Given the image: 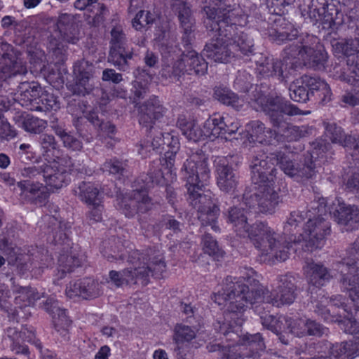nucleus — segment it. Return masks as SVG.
Returning a JSON list of instances; mask_svg holds the SVG:
<instances>
[{"mask_svg":"<svg viewBox=\"0 0 359 359\" xmlns=\"http://www.w3.org/2000/svg\"><path fill=\"white\" fill-rule=\"evenodd\" d=\"M293 154L289 151H280L277 154H271L270 156L265 153L261 152L256 155L251 163L252 180L259 187H255L243 194V199L246 201H259L262 200H273L275 197L270 198L271 186L274 180L276 170L271 169V166L276 165L288 177L293 178L297 182H302L313 177L315 173V166L311 165H299L293 162Z\"/></svg>","mask_w":359,"mask_h":359,"instance_id":"39448f33","label":"nucleus"},{"mask_svg":"<svg viewBox=\"0 0 359 359\" xmlns=\"http://www.w3.org/2000/svg\"><path fill=\"white\" fill-rule=\"evenodd\" d=\"M41 92V87L36 82H22L18 86L15 94L16 100L19 104L34 111L36 109L37 101Z\"/></svg>","mask_w":359,"mask_h":359,"instance_id":"f704fd0d","label":"nucleus"},{"mask_svg":"<svg viewBox=\"0 0 359 359\" xmlns=\"http://www.w3.org/2000/svg\"><path fill=\"white\" fill-rule=\"evenodd\" d=\"M309 17L313 24H320L323 28H332L334 20L332 13L330 12L328 4L325 0L313 1L308 11Z\"/></svg>","mask_w":359,"mask_h":359,"instance_id":"e433bc0d","label":"nucleus"},{"mask_svg":"<svg viewBox=\"0 0 359 359\" xmlns=\"http://www.w3.org/2000/svg\"><path fill=\"white\" fill-rule=\"evenodd\" d=\"M74 194L83 202H95L102 199V193L91 182H81L74 189Z\"/></svg>","mask_w":359,"mask_h":359,"instance_id":"37998d69","label":"nucleus"},{"mask_svg":"<svg viewBox=\"0 0 359 359\" xmlns=\"http://www.w3.org/2000/svg\"><path fill=\"white\" fill-rule=\"evenodd\" d=\"M139 122L145 127H150V133L154 134L152 141H141L137 146V152L142 157H147L151 150L161 148L164 149V145L168 148L165 153V157L161 161V168L155 171H151L149 177L151 183L168 186L176 179L174 164L175 157L180 149L178 137L172 133H163L151 127L155 120L162 117L165 112V108L163 106L159 99L155 96H151L142 104L138 106Z\"/></svg>","mask_w":359,"mask_h":359,"instance_id":"20e7f679","label":"nucleus"},{"mask_svg":"<svg viewBox=\"0 0 359 359\" xmlns=\"http://www.w3.org/2000/svg\"><path fill=\"white\" fill-rule=\"evenodd\" d=\"M340 284L342 291L348 294L353 304V312H359V268L355 261L346 260L341 269Z\"/></svg>","mask_w":359,"mask_h":359,"instance_id":"412c9836","label":"nucleus"},{"mask_svg":"<svg viewBox=\"0 0 359 359\" xmlns=\"http://www.w3.org/2000/svg\"><path fill=\"white\" fill-rule=\"evenodd\" d=\"M257 273L251 267L245 269L243 276L236 278L227 276L222 286L212 296L218 305L229 302L222 317L213 323L217 337L222 343H210L209 352H217L222 359H267L268 353L262 335L257 332L241 336V327L245 320L244 313L249 304H254L260 297V292L254 290L259 280Z\"/></svg>","mask_w":359,"mask_h":359,"instance_id":"f257e3e1","label":"nucleus"},{"mask_svg":"<svg viewBox=\"0 0 359 359\" xmlns=\"http://www.w3.org/2000/svg\"><path fill=\"white\" fill-rule=\"evenodd\" d=\"M102 79L104 81L119 83L123 80V76L121 74L116 72L113 69H106L102 72Z\"/></svg>","mask_w":359,"mask_h":359,"instance_id":"69168bd1","label":"nucleus"},{"mask_svg":"<svg viewBox=\"0 0 359 359\" xmlns=\"http://www.w3.org/2000/svg\"><path fill=\"white\" fill-rule=\"evenodd\" d=\"M167 265L164 257L163 255H156L151 259L148 257L145 266L135 268V271H137V275H139V272L147 275V286L150 282V276L155 279H161L164 277Z\"/></svg>","mask_w":359,"mask_h":359,"instance_id":"4c0bfd02","label":"nucleus"},{"mask_svg":"<svg viewBox=\"0 0 359 359\" xmlns=\"http://www.w3.org/2000/svg\"><path fill=\"white\" fill-rule=\"evenodd\" d=\"M212 116V118L220 119V121H218V124H215V127L221 128H218L219 131L217 132L219 134L215 135V140L219 138L228 140L229 136L236 133L241 126L239 121L232 117L224 116L218 114H215Z\"/></svg>","mask_w":359,"mask_h":359,"instance_id":"a19ab883","label":"nucleus"},{"mask_svg":"<svg viewBox=\"0 0 359 359\" xmlns=\"http://www.w3.org/2000/svg\"><path fill=\"white\" fill-rule=\"evenodd\" d=\"M39 142L43 156L47 162L60 158V151L57 149V144L53 135L42 134L39 136Z\"/></svg>","mask_w":359,"mask_h":359,"instance_id":"de8ad7c7","label":"nucleus"},{"mask_svg":"<svg viewBox=\"0 0 359 359\" xmlns=\"http://www.w3.org/2000/svg\"><path fill=\"white\" fill-rule=\"evenodd\" d=\"M15 119L19 127L33 133H40L47 126L46 121L25 112L16 115Z\"/></svg>","mask_w":359,"mask_h":359,"instance_id":"ea45409f","label":"nucleus"},{"mask_svg":"<svg viewBox=\"0 0 359 359\" xmlns=\"http://www.w3.org/2000/svg\"><path fill=\"white\" fill-rule=\"evenodd\" d=\"M150 203H124V212L126 217H133L137 215L138 220L142 229L146 227L145 222H143L141 214L147 213L149 210L147 205Z\"/></svg>","mask_w":359,"mask_h":359,"instance_id":"13d9d810","label":"nucleus"},{"mask_svg":"<svg viewBox=\"0 0 359 359\" xmlns=\"http://www.w3.org/2000/svg\"><path fill=\"white\" fill-rule=\"evenodd\" d=\"M19 295L15 297V301L16 304H19V307L29 306L34 304L38 299L39 295L35 293L31 288H23L22 292H19Z\"/></svg>","mask_w":359,"mask_h":359,"instance_id":"052dcab7","label":"nucleus"},{"mask_svg":"<svg viewBox=\"0 0 359 359\" xmlns=\"http://www.w3.org/2000/svg\"><path fill=\"white\" fill-rule=\"evenodd\" d=\"M163 65L161 75L165 79H178L182 74H204L208 69L205 60L195 50L182 54L173 39L163 42L161 47Z\"/></svg>","mask_w":359,"mask_h":359,"instance_id":"6e6552de","label":"nucleus"},{"mask_svg":"<svg viewBox=\"0 0 359 359\" xmlns=\"http://www.w3.org/2000/svg\"><path fill=\"white\" fill-rule=\"evenodd\" d=\"M163 222L164 224L161 222L157 224V228L161 229L165 226V229H170L173 231L174 233L180 231V223L176 220L173 216L166 215L165 218H163Z\"/></svg>","mask_w":359,"mask_h":359,"instance_id":"0e129e2a","label":"nucleus"},{"mask_svg":"<svg viewBox=\"0 0 359 359\" xmlns=\"http://www.w3.org/2000/svg\"><path fill=\"white\" fill-rule=\"evenodd\" d=\"M325 135L332 143L342 145L346 152L352 157L353 162H359V137L357 135H344L341 127L335 123L324 122Z\"/></svg>","mask_w":359,"mask_h":359,"instance_id":"393cba45","label":"nucleus"},{"mask_svg":"<svg viewBox=\"0 0 359 359\" xmlns=\"http://www.w3.org/2000/svg\"><path fill=\"white\" fill-rule=\"evenodd\" d=\"M347 188L350 191L356 190L357 193L359 192V173H354L347 182Z\"/></svg>","mask_w":359,"mask_h":359,"instance_id":"338daca9","label":"nucleus"},{"mask_svg":"<svg viewBox=\"0 0 359 359\" xmlns=\"http://www.w3.org/2000/svg\"><path fill=\"white\" fill-rule=\"evenodd\" d=\"M214 96L221 103L232 107L238 110L244 106L246 101L238 97L227 88L218 87L215 89Z\"/></svg>","mask_w":359,"mask_h":359,"instance_id":"c03bdc74","label":"nucleus"},{"mask_svg":"<svg viewBox=\"0 0 359 359\" xmlns=\"http://www.w3.org/2000/svg\"><path fill=\"white\" fill-rule=\"evenodd\" d=\"M72 171L73 163L70 158H58L42 165L26 167L20 170L22 177H35L41 173L46 186L23 180L18 182V187L24 193H29L35 200L44 201L49 196V190L61 189L69 182V175Z\"/></svg>","mask_w":359,"mask_h":359,"instance_id":"0eeeda50","label":"nucleus"},{"mask_svg":"<svg viewBox=\"0 0 359 359\" xmlns=\"http://www.w3.org/2000/svg\"><path fill=\"white\" fill-rule=\"evenodd\" d=\"M283 124V127L285 128L283 135L288 141H297L312 133L313 128L308 126H285V123Z\"/></svg>","mask_w":359,"mask_h":359,"instance_id":"6e6d98bb","label":"nucleus"},{"mask_svg":"<svg viewBox=\"0 0 359 359\" xmlns=\"http://www.w3.org/2000/svg\"><path fill=\"white\" fill-rule=\"evenodd\" d=\"M153 15L147 11H139L132 20L133 27L137 31H142L154 22Z\"/></svg>","mask_w":359,"mask_h":359,"instance_id":"bf43d9fd","label":"nucleus"},{"mask_svg":"<svg viewBox=\"0 0 359 359\" xmlns=\"http://www.w3.org/2000/svg\"><path fill=\"white\" fill-rule=\"evenodd\" d=\"M180 311L182 317V321L186 324H195L203 325V318L198 313V309L191 303L187 304L181 302Z\"/></svg>","mask_w":359,"mask_h":359,"instance_id":"864d4df0","label":"nucleus"},{"mask_svg":"<svg viewBox=\"0 0 359 359\" xmlns=\"http://www.w3.org/2000/svg\"><path fill=\"white\" fill-rule=\"evenodd\" d=\"M269 13L274 15L273 24L268 30L271 39L277 43L287 40L292 41L297 36L298 31L282 16L284 8L291 5L295 0H265Z\"/></svg>","mask_w":359,"mask_h":359,"instance_id":"4468645a","label":"nucleus"},{"mask_svg":"<svg viewBox=\"0 0 359 359\" xmlns=\"http://www.w3.org/2000/svg\"><path fill=\"white\" fill-rule=\"evenodd\" d=\"M8 265L15 266L16 273L22 276L29 271L35 269L43 271L54 265V257L44 247H36L29 250L28 254L18 253L15 259L8 261Z\"/></svg>","mask_w":359,"mask_h":359,"instance_id":"dca6fc26","label":"nucleus"},{"mask_svg":"<svg viewBox=\"0 0 359 359\" xmlns=\"http://www.w3.org/2000/svg\"><path fill=\"white\" fill-rule=\"evenodd\" d=\"M136 80L133 83V93L134 94L133 103L138 108V101L145 96L147 93V84L151 81V76L144 70L136 69L134 72Z\"/></svg>","mask_w":359,"mask_h":359,"instance_id":"79ce46f5","label":"nucleus"},{"mask_svg":"<svg viewBox=\"0 0 359 359\" xmlns=\"http://www.w3.org/2000/svg\"><path fill=\"white\" fill-rule=\"evenodd\" d=\"M35 111H57L60 109V102L57 98L52 93L43 91L39 95Z\"/></svg>","mask_w":359,"mask_h":359,"instance_id":"603ef678","label":"nucleus"},{"mask_svg":"<svg viewBox=\"0 0 359 359\" xmlns=\"http://www.w3.org/2000/svg\"><path fill=\"white\" fill-rule=\"evenodd\" d=\"M327 214L318 215L313 219L309 217L306 224L304 243L302 249L305 252H313L322 248L326 237L331 233V224L327 220Z\"/></svg>","mask_w":359,"mask_h":359,"instance_id":"a211bd4d","label":"nucleus"},{"mask_svg":"<svg viewBox=\"0 0 359 359\" xmlns=\"http://www.w3.org/2000/svg\"><path fill=\"white\" fill-rule=\"evenodd\" d=\"M256 111H263L269 114L277 126L282 123L284 114H300V110L291 104L285 102L281 97H268L260 95L257 98L248 102Z\"/></svg>","mask_w":359,"mask_h":359,"instance_id":"6ab92c4d","label":"nucleus"},{"mask_svg":"<svg viewBox=\"0 0 359 359\" xmlns=\"http://www.w3.org/2000/svg\"><path fill=\"white\" fill-rule=\"evenodd\" d=\"M245 208L234 206L229 211L228 219L233 226L236 235L248 237L254 246L261 252L262 256H269V261L284 262L289 257V250H297L304 243L306 219L311 217V211H292L283 226L285 245L277 241L275 232L266 222H256L249 225L248 220L251 214L273 215L278 203H239Z\"/></svg>","mask_w":359,"mask_h":359,"instance_id":"f03ea898","label":"nucleus"},{"mask_svg":"<svg viewBox=\"0 0 359 359\" xmlns=\"http://www.w3.org/2000/svg\"><path fill=\"white\" fill-rule=\"evenodd\" d=\"M220 119L212 118L210 116L203 124V127H199L194 121H186L184 119H179L177 124L180 128L183 135L189 140L198 142L200 140H209L210 141L215 140V135H218L219 129L215 127V124ZM219 128H220L219 127Z\"/></svg>","mask_w":359,"mask_h":359,"instance_id":"aec40b11","label":"nucleus"},{"mask_svg":"<svg viewBox=\"0 0 359 359\" xmlns=\"http://www.w3.org/2000/svg\"><path fill=\"white\" fill-rule=\"evenodd\" d=\"M74 73L76 76L74 85L71 90L74 94L85 95L90 93L94 87L93 79V66L87 61H80L74 66Z\"/></svg>","mask_w":359,"mask_h":359,"instance_id":"7c9ffc66","label":"nucleus"},{"mask_svg":"<svg viewBox=\"0 0 359 359\" xmlns=\"http://www.w3.org/2000/svg\"><path fill=\"white\" fill-rule=\"evenodd\" d=\"M65 293L70 299L81 297L84 299H93L100 294L97 282L90 277L69 282Z\"/></svg>","mask_w":359,"mask_h":359,"instance_id":"473e14b6","label":"nucleus"},{"mask_svg":"<svg viewBox=\"0 0 359 359\" xmlns=\"http://www.w3.org/2000/svg\"><path fill=\"white\" fill-rule=\"evenodd\" d=\"M114 255L103 253V256L110 262L127 259V262L134 266L133 269L145 266L149 257L147 250L144 252L135 249V245L128 241H125L121 245V249L114 250Z\"/></svg>","mask_w":359,"mask_h":359,"instance_id":"c756f323","label":"nucleus"},{"mask_svg":"<svg viewBox=\"0 0 359 359\" xmlns=\"http://www.w3.org/2000/svg\"><path fill=\"white\" fill-rule=\"evenodd\" d=\"M290 98L298 102H306L311 97L322 103L331 100L332 92L328 84L318 77L304 75L294 80L289 88Z\"/></svg>","mask_w":359,"mask_h":359,"instance_id":"ddd939ff","label":"nucleus"},{"mask_svg":"<svg viewBox=\"0 0 359 359\" xmlns=\"http://www.w3.org/2000/svg\"><path fill=\"white\" fill-rule=\"evenodd\" d=\"M219 212V207L217 203H212V206L209 207L205 212H203L201 210L199 211L198 219L203 226H210L212 231L219 232L220 228L217 225Z\"/></svg>","mask_w":359,"mask_h":359,"instance_id":"8fccbe9b","label":"nucleus"},{"mask_svg":"<svg viewBox=\"0 0 359 359\" xmlns=\"http://www.w3.org/2000/svg\"><path fill=\"white\" fill-rule=\"evenodd\" d=\"M267 304L263 300H258L250 305L254 313L259 316L262 325L276 334H278L280 332L285 330L287 317L278 313L273 315L271 313L273 307H269Z\"/></svg>","mask_w":359,"mask_h":359,"instance_id":"c85d7f7f","label":"nucleus"},{"mask_svg":"<svg viewBox=\"0 0 359 359\" xmlns=\"http://www.w3.org/2000/svg\"><path fill=\"white\" fill-rule=\"evenodd\" d=\"M203 325L195 324L177 323L173 329L172 340L175 345V353L178 359H185L189 345L196 337Z\"/></svg>","mask_w":359,"mask_h":359,"instance_id":"a878e982","label":"nucleus"},{"mask_svg":"<svg viewBox=\"0 0 359 359\" xmlns=\"http://www.w3.org/2000/svg\"><path fill=\"white\" fill-rule=\"evenodd\" d=\"M214 162L217 187L224 193L233 194L238 185V176L230 166L229 158L217 156Z\"/></svg>","mask_w":359,"mask_h":359,"instance_id":"cd10ccee","label":"nucleus"},{"mask_svg":"<svg viewBox=\"0 0 359 359\" xmlns=\"http://www.w3.org/2000/svg\"><path fill=\"white\" fill-rule=\"evenodd\" d=\"M327 205L328 203H318V206L316 207L318 212L320 210H326L328 208L330 214L334 220L339 224L343 226L346 231H352L359 229V205L348 204L346 205V203H337V205L332 212H331L330 207ZM351 253L355 255H353V257L344 258L341 262H339L338 270H339L341 274L344 262L346 260L355 261L356 266L359 268V259L356 257V255L359 256V235L353 243Z\"/></svg>","mask_w":359,"mask_h":359,"instance_id":"f8f14e48","label":"nucleus"},{"mask_svg":"<svg viewBox=\"0 0 359 359\" xmlns=\"http://www.w3.org/2000/svg\"><path fill=\"white\" fill-rule=\"evenodd\" d=\"M284 62L273 57L259 54L256 56V74L260 79H276L283 81L284 72L287 63L292 67L303 65L310 67H318L326 60V54L318 43V39L307 35L306 38L298 39L294 44L285 49Z\"/></svg>","mask_w":359,"mask_h":359,"instance_id":"423d86ee","label":"nucleus"},{"mask_svg":"<svg viewBox=\"0 0 359 359\" xmlns=\"http://www.w3.org/2000/svg\"><path fill=\"white\" fill-rule=\"evenodd\" d=\"M41 207L42 208L43 210H46L48 211L51 214V215L46 214L44 216H43L42 219H41V223H40V225H39L41 231L42 232H43L44 234L47 236V240H49V239L51 238H50V236H52V233H53L51 232V229H48V226L50 225H51V224L49 223V222L48 221V219H45L46 217H55L58 222L63 223V224L64 223H70L71 224V226H72V222H65V221H62V220H60L57 217L56 214L59 211V207L57 205V203H43V205H41Z\"/></svg>","mask_w":359,"mask_h":359,"instance_id":"09e8293b","label":"nucleus"},{"mask_svg":"<svg viewBox=\"0 0 359 359\" xmlns=\"http://www.w3.org/2000/svg\"><path fill=\"white\" fill-rule=\"evenodd\" d=\"M138 273L139 275H137L135 269L133 268H126L120 271L111 270L109 272V280L107 282L111 283L117 288L121 287L124 285L140 284L142 286H146L147 275L140 272Z\"/></svg>","mask_w":359,"mask_h":359,"instance_id":"72a5a7b5","label":"nucleus"},{"mask_svg":"<svg viewBox=\"0 0 359 359\" xmlns=\"http://www.w3.org/2000/svg\"><path fill=\"white\" fill-rule=\"evenodd\" d=\"M111 49L109 61L119 70L126 71L128 60L133 57V52L126 50L127 39L121 27H116L111 32Z\"/></svg>","mask_w":359,"mask_h":359,"instance_id":"b1692460","label":"nucleus"},{"mask_svg":"<svg viewBox=\"0 0 359 359\" xmlns=\"http://www.w3.org/2000/svg\"><path fill=\"white\" fill-rule=\"evenodd\" d=\"M53 131L62 141L65 147L73 151H79L82 149V142L72 134L67 133L63 128L58 126L53 127Z\"/></svg>","mask_w":359,"mask_h":359,"instance_id":"4d7b16f0","label":"nucleus"},{"mask_svg":"<svg viewBox=\"0 0 359 359\" xmlns=\"http://www.w3.org/2000/svg\"><path fill=\"white\" fill-rule=\"evenodd\" d=\"M245 137L250 142L264 143L266 142L267 135L271 137V131L265 130L264 124L259 121H252L245 126Z\"/></svg>","mask_w":359,"mask_h":359,"instance_id":"49530a36","label":"nucleus"},{"mask_svg":"<svg viewBox=\"0 0 359 359\" xmlns=\"http://www.w3.org/2000/svg\"><path fill=\"white\" fill-rule=\"evenodd\" d=\"M335 48L348 56V65L351 61L354 62V57L357 59L355 65L349 67V74H343L341 79L343 81L353 86V88L346 93L341 97L343 103L349 106L359 105V29L355 30V36L353 39L346 41L337 42Z\"/></svg>","mask_w":359,"mask_h":359,"instance_id":"9b49d317","label":"nucleus"},{"mask_svg":"<svg viewBox=\"0 0 359 359\" xmlns=\"http://www.w3.org/2000/svg\"><path fill=\"white\" fill-rule=\"evenodd\" d=\"M126 166V163L117 159H112L106 161L102 167L103 172H109L112 175L122 174Z\"/></svg>","mask_w":359,"mask_h":359,"instance_id":"680f3d73","label":"nucleus"},{"mask_svg":"<svg viewBox=\"0 0 359 359\" xmlns=\"http://www.w3.org/2000/svg\"><path fill=\"white\" fill-rule=\"evenodd\" d=\"M285 328L299 338L309 336L321 337L327 330V328L316 320L301 317H287Z\"/></svg>","mask_w":359,"mask_h":359,"instance_id":"bb28decb","label":"nucleus"},{"mask_svg":"<svg viewBox=\"0 0 359 359\" xmlns=\"http://www.w3.org/2000/svg\"><path fill=\"white\" fill-rule=\"evenodd\" d=\"M82 114L93 125L98 127L100 133H102L100 134L99 136L106 135L109 138H112V135L114 134L116 129L114 125L109 122H100L97 114L95 111H82Z\"/></svg>","mask_w":359,"mask_h":359,"instance_id":"3c124183","label":"nucleus"},{"mask_svg":"<svg viewBox=\"0 0 359 359\" xmlns=\"http://www.w3.org/2000/svg\"><path fill=\"white\" fill-rule=\"evenodd\" d=\"M89 205V212L88 217L91 222H101L102 219V212L104 210L103 203H88Z\"/></svg>","mask_w":359,"mask_h":359,"instance_id":"e2e57ef3","label":"nucleus"},{"mask_svg":"<svg viewBox=\"0 0 359 359\" xmlns=\"http://www.w3.org/2000/svg\"><path fill=\"white\" fill-rule=\"evenodd\" d=\"M111 355V348L108 345L102 346L96 353L94 359H109Z\"/></svg>","mask_w":359,"mask_h":359,"instance_id":"774afa93","label":"nucleus"},{"mask_svg":"<svg viewBox=\"0 0 359 359\" xmlns=\"http://www.w3.org/2000/svg\"><path fill=\"white\" fill-rule=\"evenodd\" d=\"M5 46L7 47V52L0 54V82L13 76L27 73V67L20 56L12 48L9 50L8 44H5Z\"/></svg>","mask_w":359,"mask_h":359,"instance_id":"2f4dec72","label":"nucleus"},{"mask_svg":"<svg viewBox=\"0 0 359 359\" xmlns=\"http://www.w3.org/2000/svg\"><path fill=\"white\" fill-rule=\"evenodd\" d=\"M41 306L51 316L55 331L65 341H69L72 320L68 316V310L60 307L59 301L53 297L43 301Z\"/></svg>","mask_w":359,"mask_h":359,"instance_id":"4be33fe9","label":"nucleus"},{"mask_svg":"<svg viewBox=\"0 0 359 359\" xmlns=\"http://www.w3.org/2000/svg\"><path fill=\"white\" fill-rule=\"evenodd\" d=\"M348 299L341 294H337L330 299V304L327 299L322 297L321 300L316 302L313 306L314 311L324 319L325 322H338L341 326V322L348 318L353 317V304L349 305Z\"/></svg>","mask_w":359,"mask_h":359,"instance_id":"f3484780","label":"nucleus"},{"mask_svg":"<svg viewBox=\"0 0 359 359\" xmlns=\"http://www.w3.org/2000/svg\"><path fill=\"white\" fill-rule=\"evenodd\" d=\"M172 10L177 13L182 29V41L184 46L191 44L195 38V19L186 0H169Z\"/></svg>","mask_w":359,"mask_h":359,"instance_id":"5701e85b","label":"nucleus"},{"mask_svg":"<svg viewBox=\"0 0 359 359\" xmlns=\"http://www.w3.org/2000/svg\"><path fill=\"white\" fill-rule=\"evenodd\" d=\"M8 107V104L4 100L0 101V142L11 140L16 135L15 130L13 129L3 114V110L6 111Z\"/></svg>","mask_w":359,"mask_h":359,"instance_id":"5fc2aeb1","label":"nucleus"},{"mask_svg":"<svg viewBox=\"0 0 359 359\" xmlns=\"http://www.w3.org/2000/svg\"><path fill=\"white\" fill-rule=\"evenodd\" d=\"M28 55L29 57L30 71L33 74H38L39 72L43 73L49 78L50 81L58 79V73L55 72L48 73L46 65V56L44 52L40 49L35 48L34 50H28Z\"/></svg>","mask_w":359,"mask_h":359,"instance_id":"58836bf2","label":"nucleus"},{"mask_svg":"<svg viewBox=\"0 0 359 359\" xmlns=\"http://www.w3.org/2000/svg\"><path fill=\"white\" fill-rule=\"evenodd\" d=\"M303 270L308 283L319 290L332 278L330 270L322 263L306 262Z\"/></svg>","mask_w":359,"mask_h":359,"instance_id":"c9c22d12","label":"nucleus"},{"mask_svg":"<svg viewBox=\"0 0 359 359\" xmlns=\"http://www.w3.org/2000/svg\"><path fill=\"white\" fill-rule=\"evenodd\" d=\"M201 244L203 252L208 255L213 260L219 262L224 257L226 254L224 250L210 233H206L202 236Z\"/></svg>","mask_w":359,"mask_h":359,"instance_id":"a18cd8bd","label":"nucleus"},{"mask_svg":"<svg viewBox=\"0 0 359 359\" xmlns=\"http://www.w3.org/2000/svg\"><path fill=\"white\" fill-rule=\"evenodd\" d=\"M51 224L48 229H51L52 236L48 242H50V246L46 248L49 253H53L57 257V271L60 273V278H63L67 273L73 272L76 269L81 267L83 264V258L72 251L73 243L69 237L71 231L70 223H60L55 217H46Z\"/></svg>","mask_w":359,"mask_h":359,"instance_id":"1a4fd4ad","label":"nucleus"},{"mask_svg":"<svg viewBox=\"0 0 359 359\" xmlns=\"http://www.w3.org/2000/svg\"><path fill=\"white\" fill-rule=\"evenodd\" d=\"M279 285L277 289L269 292L267 289L260 287L259 282L254 286V290L259 291L260 297L257 299L263 300L269 307H280L283 305H290L296 299L297 287L294 278L290 273L281 275L278 278Z\"/></svg>","mask_w":359,"mask_h":359,"instance_id":"2eb2a0df","label":"nucleus"},{"mask_svg":"<svg viewBox=\"0 0 359 359\" xmlns=\"http://www.w3.org/2000/svg\"><path fill=\"white\" fill-rule=\"evenodd\" d=\"M206 14L204 21L207 29L215 32L216 37L207 44L203 49L204 55L216 62L226 63L236 56V52L240 51L243 55H248L253 51L254 41L238 27L248 25V18L236 17L238 11H229L228 16L224 13L222 16L217 14L215 8L206 6L203 9Z\"/></svg>","mask_w":359,"mask_h":359,"instance_id":"7ed1b4c3","label":"nucleus"},{"mask_svg":"<svg viewBox=\"0 0 359 359\" xmlns=\"http://www.w3.org/2000/svg\"><path fill=\"white\" fill-rule=\"evenodd\" d=\"M184 177L190 200H198V202L215 200V195L210 189L203 190L210 177V170L204 154H194L186 161Z\"/></svg>","mask_w":359,"mask_h":359,"instance_id":"9d476101","label":"nucleus"}]
</instances>
